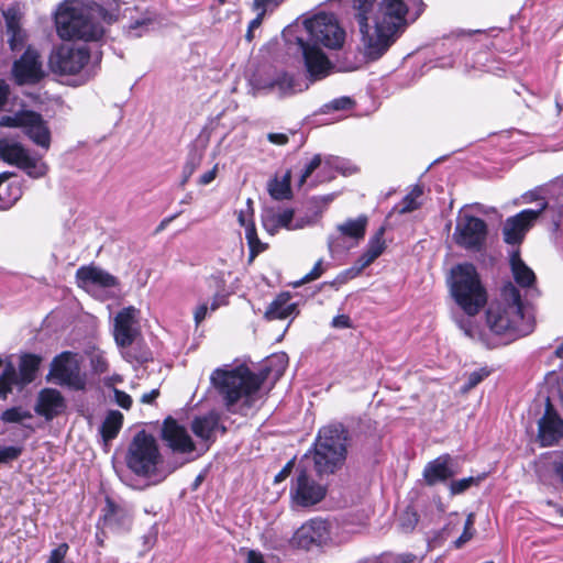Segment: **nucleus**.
<instances>
[{
  "label": "nucleus",
  "instance_id": "obj_38",
  "mask_svg": "<svg viewBox=\"0 0 563 563\" xmlns=\"http://www.w3.org/2000/svg\"><path fill=\"white\" fill-rule=\"evenodd\" d=\"M474 522H475V515L473 512H471V514H468V516L465 520L463 533L454 542L456 548H461L462 545H464L467 541H470L474 537V533H475Z\"/></svg>",
  "mask_w": 563,
  "mask_h": 563
},
{
  "label": "nucleus",
  "instance_id": "obj_12",
  "mask_svg": "<svg viewBox=\"0 0 563 563\" xmlns=\"http://www.w3.org/2000/svg\"><path fill=\"white\" fill-rule=\"evenodd\" d=\"M0 159L26 170L32 177H41L46 173L45 164L32 157L29 151L13 139H0Z\"/></svg>",
  "mask_w": 563,
  "mask_h": 563
},
{
  "label": "nucleus",
  "instance_id": "obj_54",
  "mask_svg": "<svg viewBox=\"0 0 563 563\" xmlns=\"http://www.w3.org/2000/svg\"><path fill=\"white\" fill-rule=\"evenodd\" d=\"M218 166L216 165L212 169L206 172L200 176L199 184L200 185H208L210 184L217 176Z\"/></svg>",
  "mask_w": 563,
  "mask_h": 563
},
{
  "label": "nucleus",
  "instance_id": "obj_26",
  "mask_svg": "<svg viewBox=\"0 0 563 563\" xmlns=\"http://www.w3.org/2000/svg\"><path fill=\"white\" fill-rule=\"evenodd\" d=\"M384 234L385 228L380 227L378 231L369 239L366 251L357 258L354 266L349 271L353 277L369 266L384 252Z\"/></svg>",
  "mask_w": 563,
  "mask_h": 563
},
{
  "label": "nucleus",
  "instance_id": "obj_14",
  "mask_svg": "<svg viewBox=\"0 0 563 563\" xmlns=\"http://www.w3.org/2000/svg\"><path fill=\"white\" fill-rule=\"evenodd\" d=\"M3 126L24 128L26 135L37 145L47 150L51 144V134L42 117L32 111L19 112L13 117H3L0 121Z\"/></svg>",
  "mask_w": 563,
  "mask_h": 563
},
{
  "label": "nucleus",
  "instance_id": "obj_2",
  "mask_svg": "<svg viewBox=\"0 0 563 563\" xmlns=\"http://www.w3.org/2000/svg\"><path fill=\"white\" fill-rule=\"evenodd\" d=\"M120 15L119 0L74 1L59 8L55 18L56 31L64 40L99 41L106 33V25L118 21Z\"/></svg>",
  "mask_w": 563,
  "mask_h": 563
},
{
  "label": "nucleus",
  "instance_id": "obj_55",
  "mask_svg": "<svg viewBox=\"0 0 563 563\" xmlns=\"http://www.w3.org/2000/svg\"><path fill=\"white\" fill-rule=\"evenodd\" d=\"M292 464H294L292 461H289L284 466V468L275 476V483H280L289 476L291 468H292Z\"/></svg>",
  "mask_w": 563,
  "mask_h": 563
},
{
  "label": "nucleus",
  "instance_id": "obj_48",
  "mask_svg": "<svg viewBox=\"0 0 563 563\" xmlns=\"http://www.w3.org/2000/svg\"><path fill=\"white\" fill-rule=\"evenodd\" d=\"M113 394H114V400L120 407H122L123 409L131 408L132 398L130 395H128L126 393H124L120 389H117V388H114Z\"/></svg>",
  "mask_w": 563,
  "mask_h": 563
},
{
  "label": "nucleus",
  "instance_id": "obj_15",
  "mask_svg": "<svg viewBox=\"0 0 563 563\" xmlns=\"http://www.w3.org/2000/svg\"><path fill=\"white\" fill-rule=\"evenodd\" d=\"M51 375L59 385H66L76 390L85 388V377L80 374L78 362L70 352H63L54 358Z\"/></svg>",
  "mask_w": 563,
  "mask_h": 563
},
{
  "label": "nucleus",
  "instance_id": "obj_57",
  "mask_svg": "<svg viewBox=\"0 0 563 563\" xmlns=\"http://www.w3.org/2000/svg\"><path fill=\"white\" fill-rule=\"evenodd\" d=\"M93 367L99 373H104L108 371V363L101 356H96L92 358Z\"/></svg>",
  "mask_w": 563,
  "mask_h": 563
},
{
  "label": "nucleus",
  "instance_id": "obj_25",
  "mask_svg": "<svg viewBox=\"0 0 563 563\" xmlns=\"http://www.w3.org/2000/svg\"><path fill=\"white\" fill-rule=\"evenodd\" d=\"M76 278L78 286L82 288H88L89 286L112 288L119 285V280L115 276L93 265L78 268Z\"/></svg>",
  "mask_w": 563,
  "mask_h": 563
},
{
  "label": "nucleus",
  "instance_id": "obj_37",
  "mask_svg": "<svg viewBox=\"0 0 563 563\" xmlns=\"http://www.w3.org/2000/svg\"><path fill=\"white\" fill-rule=\"evenodd\" d=\"M272 89H277L282 96L290 95L295 91V82L291 76L287 74L280 75L274 80L271 86Z\"/></svg>",
  "mask_w": 563,
  "mask_h": 563
},
{
  "label": "nucleus",
  "instance_id": "obj_1",
  "mask_svg": "<svg viewBox=\"0 0 563 563\" xmlns=\"http://www.w3.org/2000/svg\"><path fill=\"white\" fill-rule=\"evenodd\" d=\"M409 2L410 0H351L366 59H379L409 24L418 19L421 10L410 12Z\"/></svg>",
  "mask_w": 563,
  "mask_h": 563
},
{
  "label": "nucleus",
  "instance_id": "obj_63",
  "mask_svg": "<svg viewBox=\"0 0 563 563\" xmlns=\"http://www.w3.org/2000/svg\"><path fill=\"white\" fill-rule=\"evenodd\" d=\"M225 305V300L223 296L217 295L213 297L212 302L209 307L211 311H216L219 307Z\"/></svg>",
  "mask_w": 563,
  "mask_h": 563
},
{
  "label": "nucleus",
  "instance_id": "obj_24",
  "mask_svg": "<svg viewBox=\"0 0 563 563\" xmlns=\"http://www.w3.org/2000/svg\"><path fill=\"white\" fill-rule=\"evenodd\" d=\"M457 473L456 462L450 454H443L429 462L423 470V478L430 486L453 477Z\"/></svg>",
  "mask_w": 563,
  "mask_h": 563
},
{
  "label": "nucleus",
  "instance_id": "obj_27",
  "mask_svg": "<svg viewBox=\"0 0 563 563\" xmlns=\"http://www.w3.org/2000/svg\"><path fill=\"white\" fill-rule=\"evenodd\" d=\"M294 214L295 211L294 209L290 208H286L282 211H274L273 209H267L265 210L262 217L263 225L265 230L271 234H275L282 228L287 230L299 229L302 225L291 224Z\"/></svg>",
  "mask_w": 563,
  "mask_h": 563
},
{
  "label": "nucleus",
  "instance_id": "obj_44",
  "mask_svg": "<svg viewBox=\"0 0 563 563\" xmlns=\"http://www.w3.org/2000/svg\"><path fill=\"white\" fill-rule=\"evenodd\" d=\"M476 483L474 477H466L457 481H453L450 484V490L453 495L462 494L466 489H468L473 484Z\"/></svg>",
  "mask_w": 563,
  "mask_h": 563
},
{
  "label": "nucleus",
  "instance_id": "obj_18",
  "mask_svg": "<svg viewBox=\"0 0 563 563\" xmlns=\"http://www.w3.org/2000/svg\"><path fill=\"white\" fill-rule=\"evenodd\" d=\"M162 439L174 454H191L196 449L195 442L186 428L170 417L163 422Z\"/></svg>",
  "mask_w": 563,
  "mask_h": 563
},
{
  "label": "nucleus",
  "instance_id": "obj_21",
  "mask_svg": "<svg viewBox=\"0 0 563 563\" xmlns=\"http://www.w3.org/2000/svg\"><path fill=\"white\" fill-rule=\"evenodd\" d=\"M12 71L19 85L37 82L44 76L38 52L27 47L21 58L14 62Z\"/></svg>",
  "mask_w": 563,
  "mask_h": 563
},
{
  "label": "nucleus",
  "instance_id": "obj_60",
  "mask_svg": "<svg viewBox=\"0 0 563 563\" xmlns=\"http://www.w3.org/2000/svg\"><path fill=\"white\" fill-rule=\"evenodd\" d=\"M246 563H265L262 553L250 550L247 552Z\"/></svg>",
  "mask_w": 563,
  "mask_h": 563
},
{
  "label": "nucleus",
  "instance_id": "obj_9",
  "mask_svg": "<svg viewBox=\"0 0 563 563\" xmlns=\"http://www.w3.org/2000/svg\"><path fill=\"white\" fill-rule=\"evenodd\" d=\"M140 310L133 306H129L120 310L113 320V338L119 347L123 350L122 354L125 360L132 362H145L146 355L141 357L133 356L129 351L130 347L141 335L139 323Z\"/></svg>",
  "mask_w": 563,
  "mask_h": 563
},
{
  "label": "nucleus",
  "instance_id": "obj_43",
  "mask_svg": "<svg viewBox=\"0 0 563 563\" xmlns=\"http://www.w3.org/2000/svg\"><path fill=\"white\" fill-rule=\"evenodd\" d=\"M246 239L249 241L250 247H251V256L250 261H253L256 254L260 252L256 246L261 244L260 240L256 236V230L254 224L251 222L250 227L246 228Z\"/></svg>",
  "mask_w": 563,
  "mask_h": 563
},
{
  "label": "nucleus",
  "instance_id": "obj_33",
  "mask_svg": "<svg viewBox=\"0 0 563 563\" xmlns=\"http://www.w3.org/2000/svg\"><path fill=\"white\" fill-rule=\"evenodd\" d=\"M217 427L218 418L213 415L195 418L191 423V430L196 437L206 441L211 439Z\"/></svg>",
  "mask_w": 563,
  "mask_h": 563
},
{
  "label": "nucleus",
  "instance_id": "obj_31",
  "mask_svg": "<svg viewBox=\"0 0 563 563\" xmlns=\"http://www.w3.org/2000/svg\"><path fill=\"white\" fill-rule=\"evenodd\" d=\"M288 295L278 296L267 308L265 316L268 319H286L294 313L296 306L289 302Z\"/></svg>",
  "mask_w": 563,
  "mask_h": 563
},
{
  "label": "nucleus",
  "instance_id": "obj_36",
  "mask_svg": "<svg viewBox=\"0 0 563 563\" xmlns=\"http://www.w3.org/2000/svg\"><path fill=\"white\" fill-rule=\"evenodd\" d=\"M423 195V187L415 185L407 196L400 201L398 206L394 208L399 214L412 212L420 208V197Z\"/></svg>",
  "mask_w": 563,
  "mask_h": 563
},
{
  "label": "nucleus",
  "instance_id": "obj_59",
  "mask_svg": "<svg viewBox=\"0 0 563 563\" xmlns=\"http://www.w3.org/2000/svg\"><path fill=\"white\" fill-rule=\"evenodd\" d=\"M382 563H413L411 556H388Z\"/></svg>",
  "mask_w": 563,
  "mask_h": 563
},
{
  "label": "nucleus",
  "instance_id": "obj_32",
  "mask_svg": "<svg viewBox=\"0 0 563 563\" xmlns=\"http://www.w3.org/2000/svg\"><path fill=\"white\" fill-rule=\"evenodd\" d=\"M367 225V217L360 216L356 219H349L344 223L336 227L338 231L343 235L355 240H361L365 235Z\"/></svg>",
  "mask_w": 563,
  "mask_h": 563
},
{
  "label": "nucleus",
  "instance_id": "obj_28",
  "mask_svg": "<svg viewBox=\"0 0 563 563\" xmlns=\"http://www.w3.org/2000/svg\"><path fill=\"white\" fill-rule=\"evenodd\" d=\"M8 43L12 51L23 48L26 41V33L21 27L20 20L13 14H5Z\"/></svg>",
  "mask_w": 563,
  "mask_h": 563
},
{
  "label": "nucleus",
  "instance_id": "obj_61",
  "mask_svg": "<svg viewBox=\"0 0 563 563\" xmlns=\"http://www.w3.org/2000/svg\"><path fill=\"white\" fill-rule=\"evenodd\" d=\"M159 395L158 389H153L141 397L143 404H152Z\"/></svg>",
  "mask_w": 563,
  "mask_h": 563
},
{
  "label": "nucleus",
  "instance_id": "obj_52",
  "mask_svg": "<svg viewBox=\"0 0 563 563\" xmlns=\"http://www.w3.org/2000/svg\"><path fill=\"white\" fill-rule=\"evenodd\" d=\"M257 11V15L255 19H253L251 22H250V25H249V31H247V38L251 40V36H252V31L254 29H257L262 22H263V19H264V15H265V9H262V10H256Z\"/></svg>",
  "mask_w": 563,
  "mask_h": 563
},
{
  "label": "nucleus",
  "instance_id": "obj_35",
  "mask_svg": "<svg viewBox=\"0 0 563 563\" xmlns=\"http://www.w3.org/2000/svg\"><path fill=\"white\" fill-rule=\"evenodd\" d=\"M123 423V415L118 410L110 411L101 424L100 432L104 441L112 440L119 433Z\"/></svg>",
  "mask_w": 563,
  "mask_h": 563
},
{
  "label": "nucleus",
  "instance_id": "obj_47",
  "mask_svg": "<svg viewBox=\"0 0 563 563\" xmlns=\"http://www.w3.org/2000/svg\"><path fill=\"white\" fill-rule=\"evenodd\" d=\"M67 551L68 545L66 543L59 544L51 552L47 563H64Z\"/></svg>",
  "mask_w": 563,
  "mask_h": 563
},
{
  "label": "nucleus",
  "instance_id": "obj_49",
  "mask_svg": "<svg viewBox=\"0 0 563 563\" xmlns=\"http://www.w3.org/2000/svg\"><path fill=\"white\" fill-rule=\"evenodd\" d=\"M209 306L207 302L200 303L194 311L195 323L198 327L207 317Z\"/></svg>",
  "mask_w": 563,
  "mask_h": 563
},
{
  "label": "nucleus",
  "instance_id": "obj_51",
  "mask_svg": "<svg viewBox=\"0 0 563 563\" xmlns=\"http://www.w3.org/2000/svg\"><path fill=\"white\" fill-rule=\"evenodd\" d=\"M332 327L338 329H349L352 328L351 319L346 314H340L333 318Z\"/></svg>",
  "mask_w": 563,
  "mask_h": 563
},
{
  "label": "nucleus",
  "instance_id": "obj_42",
  "mask_svg": "<svg viewBox=\"0 0 563 563\" xmlns=\"http://www.w3.org/2000/svg\"><path fill=\"white\" fill-rule=\"evenodd\" d=\"M322 263L323 261L319 260L307 275L294 283V287H299L306 283L318 279L323 274Z\"/></svg>",
  "mask_w": 563,
  "mask_h": 563
},
{
  "label": "nucleus",
  "instance_id": "obj_5",
  "mask_svg": "<svg viewBox=\"0 0 563 563\" xmlns=\"http://www.w3.org/2000/svg\"><path fill=\"white\" fill-rule=\"evenodd\" d=\"M125 463L135 475L154 479V482H162L177 468V466L168 471L161 468L163 459L158 444L155 438L144 430L136 432L129 444Z\"/></svg>",
  "mask_w": 563,
  "mask_h": 563
},
{
  "label": "nucleus",
  "instance_id": "obj_46",
  "mask_svg": "<svg viewBox=\"0 0 563 563\" xmlns=\"http://www.w3.org/2000/svg\"><path fill=\"white\" fill-rule=\"evenodd\" d=\"M320 164H321V156L314 155L313 158L306 166V168L299 179L300 186H302L306 183L307 178L310 177V175L320 166Z\"/></svg>",
  "mask_w": 563,
  "mask_h": 563
},
{
  "label": "nucleus",
  "instance_id": "obj_29",
  "mask_svg": "<svg viewBox=\"0 0 563 563\" xmlns=\"http://www.w3.org/2000/svg\"><path fill=\"white\" fill-rule=\"evenodd\" d=\"M290 181V170H287L280 179L277 177L271 179L267 184V190L271 197L275 200L290 199L292 197Z\"/></svg>",
  "mask_w": 563,
  "mask_h": 563
},
{
  "label": "nucleus",
  "instance_id": "obj_23",
  "mask_svg": "<svg viewBox=\"0 0 563 563\" xmlns=\"http://www.w3.org/2000/svg\"><path fill=\"white\" fill-rule=\"evenodd\" d=\"M66 400L57 389L45 388L38 393L35 412L46 420H52L66 410Z\"/></svg>",
  "mask_w": 563,
  "mask_h": 563
},
{
  "label": "nucleus",
  "instance_id": "obj_11",
  "mask_svg": "<svg viewBox=\"0 0 563 563\" xmlns=\"http://www.w3.org/2000/svg\"><path fill=\"white\" fill-rule=\"evenodd\" d=\"M89 58V51L85 46L64 44L51 53L48 65L55 74L75 75L86 66Z\"/></svg>",
  "mask_w": 563,
  "mask_h": 563
},
{
  "label": "nucleus",
  "instance_id": "obj_40",
  "mask_svg": "<svg viewBox=\"0 0 563 563\" xmlns=\"http://www.w3.org/2000/svg\"><path fill=\"white\" fill-rule=\"evenodd\" d=\"M418 523V515L411 509L407 508L400 516V527L404 531L408 532L413 530L416 525Z\"/></svg>",
  "mask_w": 563,
  "mask_h": 563
},
{
  "label": "nucleus",
  "instance_id": "obj_22",
  "mask_svg": "<svg viewBox=\"0 0 563 563\" xmlns=\"http://www.w3.org/2000/svg\"><path fill=\"white\" fill-rule=\"evenodd\" d=\"M296 45L302 54L305 66L311 78L321 79L330 74L332 64L319 47L305 42L300 37L296 38Z\"/></svg>",
  "mask_w": 563,
  "mask_h": 563
},
{
  "label": "nucleus",
  "instance_id": "obj_6",
  "mask_svg": "<svg viewBox=\"0 0 563 563\" xmlns=\"http://www.w3.org/2000/svg\"><path fill=\"white\" fill-rule=\"evenodd\" d=\"M450 290L456 303L468 314L475 316L487 302V294L474 265L459 264L451 269Z\"/></svg>",
  "mask_w": 563,
  "mask_h": 563
},
{
  "label": "nucleus",
  "instance_id": "obj_20",
  "mask_svg": "<svg viewBox=\"0 0 563 563\" xmlns=\"http://www.w3.org/2000/svg\"><path fill=\"white\" fill-rule=\"evenodd\" d=\"M547 206L548 203L543 202L539 210L526 209L518 214L508 218L503 228L505 242L508 244L520 243L532 223L538 219Z\"/></svg>",
  "mask_w": 563,
  "mask_h": 563
},
{
  "label": "nucleus",
  "instance_id": "obj_10",
  "mask_svg": "<svg viewBox=\"0 0 563 563\" xmlns=\"http://www.w3.org/2000/svg\"><path fill=\"white\" fill-rule=\"evenodd\" d=\"M303 25L312 40L328 48L338 49L344 44L345 31L340 26L334 14H316L305 20Z\"/></svg>",
  "mask_w": 563,
  "mask_h": 563
},
{
  "label": "nucleus",
  "instance_id": "obj_30",
  "mask_svg": "<svg viewBox=\"0 0 563 563\" xmlns=\"http://www.w3.org/2000/svg\"><path fill=\"white\" fill-rule=\"evenodd\" d=\"M8 173L0 175V209H8L15 203L21 196V188L14 183H4Z\"/></svg>",
  "mask_w": 563,
  "mask_h": 563
},
{
  "label": "nucleus",
  "instance_id": "obj_50",
  "mask_svg": "<svg viewBox=\"0 0 563 563\" xmlns=\"http://www.w3.org/2000/svg\"><path fill=\"white\" fill-rule=\"evenodd\" d=\"M352 103L353 101L349 97H342L331 101L329 108L332 110H344L351 108Z\"/></svg>",
  "mask_w": 563,
  "mask_h": 563
},
{
  "label": "nucleus",
  "instance_id": "obj_3",
  "mask_svg": "<svg viewBox=\"0 0 563 563\" xmlns=\"http://www.w3.org/2000/svg\"><path fill=\"white\" fill-rule=\"evenodd\" d=\"M266 377L264 373L255 374L241 365L214 369L210 382L229 411L243 412L261 400V387Z\"/></svg>",
  "mask_w": 563,
  "mask_h": 563
},
{
  "label": "nucleus",
  "instance_id": "obj_45",
  "mask_svg": "<svg viewBox=\"0 0 563 563\" xmlns=\"http://www.w3.org/2000/svg\"><path fill=\"white\" fill-rule=\"evenodd\" d=\"M22 453L20 446H3L0 448V463H7L9 461L16 460Z\"/></svg>",
  "mask_w": 563,
  "mask_h": 563
},
{
  "label": "nucleus",
  "instance_id": "obj_17",
  "mask_svg": "<svg viewBox=\"0 0 563 563\" xmlns=\"http://www.w3.org/2000/svg\"><path fill=\"white\" fill-rule=\"evenodd\" d=\"M330 539V530L327 521L321 519H312L303 523L295 532L291 543L292 545L309 550L312 547H320Z\"/></svg>",
  "mask_w": 563,
  "mask_h": 563
},
{
  "label": "nucleus",
  "instance_id": "obj_39",
  "mask_svg": "<svg viewBox=\"0 0 563 563\" xmlns=\"http://www.w3.org/2000/svg\"><path fill=\"white\" fill-rule=\"evenodd\" d=\"M31 413L29 411L22 410L19 407L7 409L2 412L1 419L4 422H21L24 419L31 418Z\"/></svg>",
  "mask_w": 563,
  "mask_h": 563
},
{
  "label": "nucleus",
  "instance_id": "obj_16",
  "mask_svg": "<svg viewBox=\"0 0 563 563\" xmlns=\"http://www.w3.org/2000/svg\"><path fill=\"white\" fill-rule=\"evenodd\" d=\"M290 496L295 505L309 507L323 499L325 488L309 478L306 471H300L290 488Z\"/></svg>",
  "mask_w": 563,
  "mask_h": 563
},
{
  "label": "nucleus",
  "instance_id": "obj_53",
  "mask_svg": "<svg viewBox=\"0 0 563 563\" xmlns=\"http://www.w3.org/2000/svg\"><path fill=\"white\" fill-rule=\"evenodd\" d=\"M555 475L560 478L563 484V454L558 456L552 463Z\"/></svg>",
  "mask_w": 563,
  "mask_h": 563
},
{
  "label": "nucleus",
  "instance_id": "obj_7",
  "mask_svg": "<svg viewBox=\"0 0 563 563\" xmlns=\"http://www.w3.org/2000/svg\"><path fill=\"white\" fill-rule=\"evenodd\" d=\"M347 431L342 424H330L320 429L314 443L312 460L319 475L332 474L346 459Z\"/></svg>",
  "mask_w": 563,
  "mask_h": 563
},
{
  "label": "nucleus",
  "instance_id": "obj_34",
  "mask_svg": "<svg viewBox=\"0 0 563 563\" xmlns=\"http://www.w3.org/2000/svg\"><path fill=\"white\" fill-rule=\"evenodd\" d=\"M511 269L516 282L528 287L534 282V273L522 262L518 253L511 256Z\"/></svg>",
  "mask_w": 563,
  "mask_h": 563
},
{
  "label": "nucleus",
  "instance_id": "obj_62",
  "mask_svg": "<svg viewBox=\"0 0 563 563\" xmlns=\"http://www.w3.org/2000/svg\"><path fill=\"white\" fill-rule=\"evenodd\" d=\"M9 93L8 85L0 79V108L5 103Z\"/></svg>",
  "mask_w": 563,
  "mask_h": 563
},
{
  "label": "nucleus",
  "instance_id": "obj_56",
  "mask_svg": "<svg viewBox=\"0 0 563 563\" xmlns=\"http://www.w3.org/2000/svg\"><path fill=\"white\" fill-rule=\"evenodd\" d=\"M267 137L269 142L278 145H284L288 142V136L284 133H269Z\"/></svg>",
  "mask_w": 563,
  "mask_h": 563
},
{
  "label": "nucleus",
  "instance_id": "obj_4",
  "mask_svg": "<svg viewBox=\"0 0 563 563\" xmlns=\"http://www.w3.org/2000/svg\"><path fill=\"white\" fill-rule=\"evenodd\" d=\"M486 322L493 333L509 341L528 335L534 327L533 319L523 312L519 290L511 283L501 288L499 299L489 306Z\"/></svg>",
  "mask_w": 563,
  "mask_h": 563
},
{
  "label": "nucleus",
  "instance_id": "obj_64",
  "mask_svg": "<svg viewBox=\"0 0 563 563\" xmlns=\"http://www.w3.org/2000/svg\"><path fill=\"white\" fill-rule=\"evenodd\" d=\"M195 168H196V164L192 163V162H189L185 165L184 167V173H185V179L184 181H186L188 179V177H190L192 175V173L195 172Z\"/></svg>",
  "mask_w": 563,
  "mask_h": 563
},
{
  "label": "nucleus",
  "instance_id": "obj_8",
  "mask_svg": "<svg viewBox=\"0 0 563 563\" xmlns=\"http://www.w3.org/2000/svg\"><path fill=\"white\" fill-rule=\"evenodd\" d=\"M40 363L41 357L34 354H23L18 368L12 362H7L0 374V399L5 400L14 387L21 390L32 383Z\"/></svg>",
  "mask_w": 563,
  "mask_h": 563
},
{
  "label": "nucleus",
  "instance_id": "obj_41",
  "mask_svg": "<svg viewBox=\"0 0 563 563\" xmlns=\"http://www.w3.org/2000/svg\"><path fill=\"white\" fill-rule=\"evenodd\" d=\"M488 375V372L485 369H478L475 372H472L468 375L466 384L462 387V393H468L471 389L476 387L486 376Z\"/></svg>",
  "mask_w": 563,
  "mask_h": 563
},
{
  "label": "nucleus",
  "instance_id": "obj_13",
  "mask_svg": "<svg viewBox=\"0 0 563 563\" xmlns=\"http://www.w3.org/2000/svg\"><path fill=\"white\" fill-rule=\"evenodd\" d=\"M487 235V225L481 218L463 213L456 221L453 240L462 247L479 250Z\"/></svg>",
  "mask_w": 563,
  "mask_h": 563
},
{
  "label": "nucleus",
  "instance_id": "obj_19",
  "mask_svg": "<svg viewBox=\"0 0 563 563\" xmlns=\"http://www.w3.org/2000/svg\"><path fill=\"white\" fill-rule=\"evenodd\" d=\"M538 441L542 446H552L563 439V419L547 399L543 416L538 421Z\"/></svg>",
  "mask_w": 563,
  "mask_h": 563
},
{
  "label": "nucleus",
  "instance_id": "obj_58",
  "mask_svg": "<svg viewBox=\"0 0 563 563\" xmlns=\"http://www.w3.org/2000/svg\"><path fill=\"white\" fill-rule=\"evenodd\" d=\"M274 4V7H277L279 4L278 0H254V9L255 10H267V7Z\"/></svg>",
  "mask_w": 563,
  "mask_h": 563
}]
</instances>
